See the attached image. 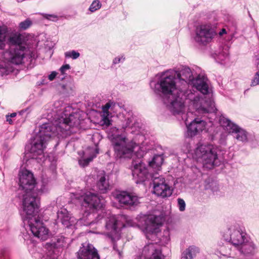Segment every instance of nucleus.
<instances>
[{
  "instance_id": "8fccbe9b",
  "label": "nucleus",
  "mask_w": 259,
  "mask_h": 259,
  "mask_svg": "<svg viewBox=\"0 0 259 259\" xmlns=\"http://www.w3.org/2000/svg\"><path fill=\"white\" fill-rule=\"evenodd\" d=\"M24 1V0H17V1H18V2H22V1Z\"/></svg>"
},
{
  "instance_id": "c85d7f7f",
  "label": "nucleus",
  "mask_w": 259,
  "mask_h": 259,
  "mask_svg": "<svg viewBox=\"0 0 259 259\" xmlns=\"http://www.w3.org/2000/svg\"><path fill=\"white\" fill-rule=\"evenodd\" d=\"M187 252H188L190 255L193 258L200 252V249L198 247L195 245L190 246L186 249Z\"/></svg>"
},
{
  "instance_id": "393cba45",
  "label": "nucleus",
  "mask_w": 259,
  "mask_h": 259,
  "mask_svg": "<svg viewBox=\"0 0 259 259\" xmlns=\"http://www.w3.org/2000/svg\"><path fill=\"white\" fill-rule=\"evenodd\" d=\"M23 40L22 35L19 33H15L11 36L8 35L7 43L10 45H15V46H22Z\"/></svg>"
},
{
  "instance_id": "3c124183",
  "label": "nucleus",
  "mask_w": 259,
  "mask_h": 259,
  "mask_svg": "<svg viewBox=\"0 0 259 259\" xmlns=\"http://www.w3.org/2000/svg\"><path fill=\"white\" fill-rule=\"evenodd\" d=\"M99 218H100V216H98V217H97V219H99Z\"/></svg>"
},
{
  "instance_id": "09e8293b",
  "label": "nucleus",
  "mask_w": 259,
  "mask_h": 259,
  "mask_svg": "<svg viewBox=\"0 0 259 259\" xmlns=\"http://www.w3.org/2000/svg\"><path fill=\"white\" fill-rule=\"evenodd\" d=\"M9 116H10V117H11V118L14 117H15L16 116V113H12L10 115H9Z\"/></svg>"
},
{
  "instance_id": "37998d69",
  "label": "nucleus",
  "mask_w": 259,
  "mask_h": 259,
  "mask_svg": "<svg viewBox=\"0 0 259 259\" xmlns=\"http://www.w3.org/2000/svg\"><path fill=\"white\" fill-rule=\"evenodd\" d=\"M226 139L227 136L225 134H222L221 136V138L219 140L220 143L223 145H225Z\"/></svg>"
},
{
  "instance_id": "7ed1b4c3",
  "label": "nucleus",
  "mask_w": 259,
  "mask_h": 259,
  "mask_svg": "<svg viewBox=\"0 0 259 259\" xmlns=\"http://www.w3.org/2000/svg\"><path fill=\"white\" fill-rule=\"evenodd\" d=\"M133 122L131 126V159H133L134 165L132 175L134 179H137L136 183H138L145 181L148 174L147 168L141 160L145 154L141 146L145 140L147 132L141 120L132 115L131 123Z\"/></svg>"
},
{
  "instance_id": "412c9836",
  "label": "nucleus",
  "mask_w": 259,
  "mask_h": 259,
  "mask_svg": "<svg viewBox=\"0 0 259 259\" xmlns=\"http://www.w3.org/2000/svg\"><path fill=\"white\" fill-rule=\"evenodd\" d=\"M114 198L118 202L120 206H128L130 202V193L126 191L116 190L112 193Z\"/></svg>"
},
{
  "instance_id": "79ce46f5",
  "label": "nucleus",
  "mask_w": 259,
  "mask_h": 259,
  "mask_svg": "<svg viewBox=\"0 0 259 259\" xmlns=\"http://www.w3.org/2000/svg\"><path fill=\"white\" fill-rule=\"evenodd\" d=\"M70 69V66L69 64H66L64 65H63L60 69V70L62 74H64L65 73V71L67 70H68Z\"/></svg>"
},
{
  "instance_id": "4468645a",
  "label": "nucleus",
  "mask_w": 259,
  "mask_h": 259,
  "mask_svg": "<svg viewBox=\"0 0 259 259\" xmlns=\"http://www.w3.org/2000/svg\"><path fill=\"white\" fill-rule=\"evenodd\" d=\"M145 222V233L148 239H152L159 231L162 225V218L159 215H149Z\"/></svg>"
},
{
  "instance_id": "b1692460",
  "label": "nucleus",
  "mask_w": 259,
  "mask_h": 259,
  "mask_svg": "<svg viewBox=\"0 0 259 259\" xmlns=\"http://www.w3.org/2000/svg\"><path fill=\"white\" fill-rule=\"evenodd\" d=\"M8 29L6 26H0V49H4L7 44Z\"/></svg>"
},
{
  "instance_id": "58836bf2",
  "label": "nucleus",
  "mask_w": 259,
  "mask_h": 259,
  "mask_svg": "<svg viewBox=\"0 0 259 259\" xmlns=\"http://www.w3.org/2000/svg\"><path fill=\"white\" fill-rule=\"evenodd\" d=\"M164 236L163 237L162 239H160V243L163 244V242L164 243H167L168 241L169 240V232L168 231H164Z\"/></svg>"
},
{
  "instance_id": "49530a36",
  "label": "nucleus",
  "mask_w": 259,
  "mask_h": 259,
  "mask_svg": "<svg viewBox=\"0 0 259 259\" xmlns=\"http://www.w3.org/2000/svg\"><path fill=\"white\" fill-rule=\"evenodd\" d=\"M225 33H226V30L224 28L222 29L221 31L219 32V34L221 36L223 35Z\"/></svg>"
},
{
  "instance_id": "f704fd0d",
  "label": "nucleus",
  "mask_w": 259,
  "mask_h": 259,
  "mask_svg": "<svg viewBox=\"0 0 259 259\" xmlns=\"http://www.w3.org/2000/svg\"><path fill=\"white\" fill-rule=\"evenodd\" d=\"M101 7V4L99 1H94L91 4L89 9L90 10L94 12L97 10L99 9Z\"/></svg>"
},
{
  "instance_id": "6ab92c4d",
  "label": "nucleus",
  "mask_w": 259,
  "mask_h": 259,
  "mask_svg": "<svg viewBox=\"0 0 259 259\" xmlns=\"http://www.w3.org/2000/svg\"><path fill=\"white\" fill-rule=\"evenodd\" d=\"M57 219L65 227L68 228L76 223V219L72 217L65 208H61L57 212Z\"/></svg>"
},
{
  "instance_id": "c03bdc74",
  "label": "nucleus",
  "mask_w": 259,
  "mask_h": 259,
  "mask_svg": "<svg viewBox=\"0 0 259 259\" xmlns=\"http://www.w3.org/2000/svg\"><path fill=\"white\" fill-rule=\"evenodd\" d=\"M57 73L56 71H53L49 75L48 78L51 81L54 80V79L56 77Z\"/></svg>"
},
{
  "instance_id": "2eb2a0df",
  "label": "nucleus",
  "mask_w": 259,
  "mask_h": 259,
  "mask_svg": "<svg viewBox=\"0 0 259 259\" xmlns=\"http://www.w3.org/2000/svg\"><path fill=\"white\" fill-rule=\"evenodd\" d=\"M27 48L24 46L11 47L4 53V58L10 63L19 65L23 63Z\"/></svg>"
},
{
  "instance_id": "864d4df0",
  "label": "nucleus",
  "mask_w": 259,
  "mask_h": 259,
  "mask_svg": "<svg viewBox=\"0 0 259 259\" xmlns=\"http://www.w3.org/2000/svg\"><path fill=\"white\" fill-rule=\"evenodd\" d=\"M99 218H100V216H98V217H97V219H99Z\"/></svg>"
},
{
  "instance_id": "72a5a7b5",
  "label": "nucleus",
  "mask_w": 259,
  "mask_h": 259,
  "mask_svg": "<svg viewBox=\"0 0 259 259\" xmlns=\"http://www.w3.org/2000/svg\"><path fill=\"white\" fill-rule=\"evenodd\" d=\"M140 198L131 193V207L138 205L140 203Z\"/></svg>"
},
{
  "instance_id": "a19ab883",
  "label": "nucleus",
  "mask_w": 259,
  "mask_h": 259,
  "mask_svg": "<svg viewBox=\"0 0 259 259\" xmlns=\"http://www.w3.org/2000/svg\"><path fill=\"white\" fill-rule=\"evenodd\" d=\"M181 259H193V257L185 250L182 254Z\"/></svg>"
},
{
  "instance_id": "9d476101",
  "label": "nucleus",
  "mask_w": 259,
  "mask_h": 259,
  "mask_svg": "<svg viewBox=\"0 0 259 259\" xmlns=\"http://www.w3.org/2000/svg\"><path fill=\"white\" fill-rule=\"evenodd\" d=\"M216 34L210 24H203L196 27L193 38L199 45L206 46L212 41Z\"/></svg>"
},
{
  "instance_id": "cd10ccee",
  "label": "nucleus",
  "mask_w": 259,
  "mask_h": 259,
  "mask_svg": "<svg viewBox=\"0 0 259 259\" xmlns=\"http://www.w3.org/2000/svg\"><path fill=\"white\" fill-rule=\"evenodd\" d=\"M163 161V158L162 156L161 155H156L153 157L152 161L149 162V165L154 168L159 170Z\"/></svg>"
},
{
  "instance_id": "20e7f679",
  "label": "nucleus",
  "mask_w": 259,
  "mask_h": 259,
  "mask_svg": "<svg viewBox=\"0 0 259 259\" xmlns=\"http://www.w3.org/2000/svg\"><path fill=\"white\" fill-rule=\"evenodd\" d=\"M170 70L176 73L175 77H176V80H178L179 82L183 85V89H187L186 87L188 84H191L202 94V96L199 95L200 99H203L202 105H204L207 108L206 102L209 100L213 102L211 98V89L208 86V80L206 76L199 74L194 78L192 70L187 66L181 65L175 70Z\"/></svg>"
},
{
  "instance_id": "6e6552de",
  "label": "nucleus",
  "mask_w": 259,
  "mask_h": 259,
  "mask_svg": "<svg viewBox=\"0 0 259 259\" xmlns=\"http://www.w3.org/2000/svg\"><path fill=\"white\" fill-rule=\"evenodd\" d=\"M35 180L33 174L29 171L24 169L19 172V190L22 191V206L25 198H33L36 205H38V195L41 193V191L34 190Z\"/></svg>"
},
{
  "instance_id": "f8f14e48",
  "label": "nucleus",
  "mask_w": 259,
  "mask_h": 259,
  "mask_svg": "<svg viewBox=\"0 0 259 259\" xmlns=\"http://www.w3.org/2000/svg\"><path fill=\"white\" fill-rule=\"evenodd\" d=\"M219 123L221 126L229 134H232L238 141L243 143L247 141V133L242 128L232 122L224 115L220 117Z\"/></svg>"
},
{
  "instance_id": "473e14b6",
  "label": "nucleus",
  "mask_w": 259,
  "mask_h": 259,
  "mask_svg": "<svg viewBox=\"0 0 259 259\" xmlns=\"http://www.w3.org/2000/svg\"><path fill=\"white\" fill-rule=\"evenodd\" d=\"M256 67L258 71L255 74L253 78L251 80V86H255L259 84V61L257 62Z\"/></svg>"
},
{
  "instance_id": "f257e3e1",
  "label": "nucleus",
  "mask_w": 259,
  "mask_h": 259,
  "mask_svg": "<svg viewBox=\"0 0 259 259\" xmlns=\"http://www.w3.org/2000/svg\"><path fill=\"white\" fill-rule=\"evenodd\" d=\"M175 74L170 70L162 72L157 82L151 81L150 83L151 88L156 94L162 97L164 104L173 115H181L184 113L185 100H188L190 106L199 113H215L217 109L214 102L211 100L207 101V108L202 105L203 99H200L197 91L194 89L177 88Z\"/></svg>"
},
{
  "instance_id": "a18cd8bd",
  "label": "nucleus",
  "mask_w": 259,
  "mask_h": 259,
  "mask_svg": "<svg viewBox=\"0 0 259 259\" xmlns=\"http://www.w3.org/2000/svg\"><path fill=\"white\" fill-rule=\"evenodd\" d=\"M6 119L7 121H8L10 124H12L13 123V121L11 119V117H10V116H9V115L6 116Z\"/></svg>"
},
{
  "instance_id": "dca6fc26",
  "label": "nucleus",
  "mask_w": 259,
  "mask_h": 259,
  "mask_svg": "<svg viewBox=\"0 0 259 259\" xmlns=\"http://www.w3.org/2000/svg\"><path fill=\"white\" fill-rule=\"evenodd\" d=\"M127 139L122 135H118L112 139V143L116 157L120 158L128 157L130 146L126 143Z\"/></svg>"
},
{
  "instance_id": "603ef678",
  "label": "nucleus",
  "mask_w": 259,
  "mask_h": 259,
  "mask_svg": "<svg viewBox=\"0 0 259 259\" xmlns=\"http://www.w3.org/2000/svg\"><path fill=\"white\" fill-rule=\"evenodd\" d=\"M99 218H100V216H98V217H97V219H99Z\"/></svg>"
},
{
  "instance_id": "a878e982",
  "label": "nucleus",
  "mask_w": 259,
  "mask_h": 259,
  "mask_svg": "<svg viewBox=\"0 0 259 259\" xmlns=\"http://www.w3.org/2000/svg\"><path fill=\"white\" fill-rule=\"evenodd\" d=\"M89 150L90 152L92 153V155H91L89 157L84 159H81L79 160L78 163L82 167H85L87 166L89 162L92 161L93 158L95 157L97 154L99 153V150L97 148H89Z\"/></svg>"
},
{
  "instance_id": "c756f323",
  "label": "nucleus",
  "mask_w": 259,
  "mask_h": 259,
  "mask_svg": "<svg viewBox=\"0 0 259 259\" xmlns=\"http://www.w3.org/2000/svg\"><path fill=\"white\" fill-rule=\"evenodd\" d=\"M13 69L12 66L9 64L8 65H5V66L1 65L0 66V75L3 76L4 75H7L10 72H13Z\"/></svg>"
},
{
  "instance_id": "c9c22d12",
  "label": "nucleus",
  "mask_w": 259,
  "mask_h": 259,
  "mask_svg": "<svg viewBox=\"0 0 259 259\" xmlns=\"http://www.w3.org/2000/svg\"><path fill=\"white\" fill-rule=\"evenodd\" d=\"M80 54L78 52L75 51L66 52L65 53V56L66 58H71L73 59H76L79 57Z\"/></svg>"
},
{
  "instance_id": "a211bd4d",
  "label": "nucleus",
  "mask_w": 259,
  "mask_h": 259,
  "mask_svg": "<svg viewBox=\"0 0 259 259\" xmlns=\"http://www.w3.org/2000/svg\"><path fill=\"white\" fill-rule=\"evenodd\" d=\"M185 123L187 127V135L189 137L194 136L199 132L205 129L206 122L203 120L195 118L189 123L188 120L186 119Z\"/></svg>"
},
{
  "instance_id": "aec40b11",
  "label": "nucleus",
  "mask_w": 259,
  "mask_h": 259,
  "mask_svg": "<svg viewBox=\"0 0 259 259\" xmlns=\"http://www.w3.org/2000/svg\"><path fill=\"white\" fill-rule=\"evenodd\" d=\"M143 254L145 255L151 254V255L146 259H165L164 256L161 253V250L156 248L153 243H149L145 246L143 250Z\"/></svg>"
},
{
  "instance_id": "f3484780",
  "label": "nucleus",
  "mask_w": 259,
  "mask_h": 259,
  "mask_svg": "<svg viewBox=\"0 0 259 259\" xmlns=\"http://www.w3.org/2000/svg\"><path fill=\"white\" fill-rule=\"evenodd\" d=\"M77 259H100L97 250L90 243L82 244L77 252Z\"/></svg>"
},
{
  "instance_id": "9b49d317",
  "label": "nucleus",
  "mask_w": 259,
  "mask_h": 259,
  "mask_svg": "<svg viewBox=\"0 0 259 259\" xmlns=\"http://www.w3.org/2000/svg\"><path fill=\"white\" fill-rule=\"evenodd\" d=\"M122 219L123 217L117 218L115 216L111 215L106 220L105 227L109 232L107 235L113 243L114 250L117 248L115 242L120 238V230L125 226V224L121 222Z\"/></svg>"
},
{
  "instance_id": "39448f33",
  "label": "nucleus",
  "mask_w": 259,
  "mask_h": 259,
  "mask_svg": "<svg viewBox=\"0 0 259 259\" xmlns=\"http://www.w3.org/2000/svg\"><path fill=\"white\" fill-rule=\"evenodd\" d=\"M224 239L234 246L240 256L254 254L255 245L247 234L245 228L239 224L230 226L223 235Z\"/></svg>"
},
{
  "instance_id": "1a4fd4ad",
  "label": "nucleus",
  "mask_w": 259,
  "mask_h": 259,
  "mask_svg": "<svg viewBox=\"0 0 259 259\" xmlns=\"http://www.w3.org/2000/svg\"><path fill=\"white\" fill-rule=\"evenodd\" d=\"M78 198L83 200L82 206L86 209L84 215L90 218L89 219L90 221L88 222L86 225L97 223L98 220L94 222V221L92 220L94 218L92 217H94L93 213L95 211L103 207L105 202L104 199L102 197L91 192H88Z\"/></svg>"
},
{
  "instance_id": "ddd939ff",
  "label": "nucleus",
  "mask_w": 259,
  "mask_h": 259,
  "mask_svg": "<svg viewBox=\"0 0 259 259\" xmlns=\"http://www.w3.org/2000/svg\"><path fill=\"white\" fill-rule=\"evenodd\" d=\"M153 193L162 198L170 196L172 189L166 182L165 178L161 175L156 173L152 176Z\"/></svg>"
},
{
  "instance_id": "bb28decb",
  "label": "nucleus",
  "mask_w": 259,
  "mask_h": 259,
  "mask_svg": "<svg viewBox=\"0 0 259 259\" xmlns=\"http://www.w3.org/2000/svg\"><path fill=\"white\" fill-rule=\"evenodd\" d=\"M104 174L99 179V182L97 183V186L102 193H105L108 189H109V184L108 181H106Z\"/></svg>"
},
{
  "instance_id": "423d86ee",
  "label": "nucleus",
  "mask_w": 259,
  "mask_h": 259,
  "mask_svg": "<svg viewBox=\"0 0 259 259\" xmlns=\"http://www.w3.org/2000/svg\"><path fill=\"white\" fill-rule=\"evenodd\" d=\"M38 205L35 203L34 198H25L23 208L20 212L22 218L25 223L27 222L29 229L33 235L42 240H46L49 236V230L44 224L35 217Z\"/></svg>"
},
{
  "instance_id": "2f4dec72",
  "label": "nucleus",
  "mask_w": 259,
  "mask_h": 259,
  "mask_svg": "<svg viewBox=\"0 0 259 259\" xmlns=\"http://www.w3.org/2000/svg\"><path fill=\"white\" fill-rule=\"evenodd\" d=\"M32 25V21L29 19L21 22L19 24V28L20 30H26Z\"/></svg>"
},
{
  "instance_id": "7c9ffc66",
  "label": "nucleus",
  "mask_w": 259,
  "mask_h": 259,
  "mask_svg": "<svg viewBox=\"0 0 259 259\" xmlns=\"http://www.w3.org/2000/svg\"><path fill=\"white\" fill-rule=\"evenodd\" d=\"M68 240V239L67 238H65L63 236H61L57 239V242L55 243L54 245L56 247H65L67 243V241Z\"/></svg>"
},
{
  "instance_id": "0eeeda50",
  "label": "nucleus",
  "mask_w": 259,
  "mask_h": 259,
  "mask_svg": "<svg viewBox=\"0 0 259 259\" xmlns=\"http://www.w3.org/2000/svg\"><path fill=\"white\" fill-rule=\"evenodd\" d=\"M224 151L212 145H201L194 150L193 156L205 168L210 169L220 165L224 160Z\"/></svg>"
},
{
  "instance_id": "5701e85b",
  "label": "nucleus",
  "mask_w": 259,
  "mask_h": 259,
  "mask_svg": "<svg viewBox=\"0 0 259 259\" xmlns=\"http://www.w3.org/2000/svg\"><path fill=\"white\" fill-rule=\"evenodd\" d=\"M113 104V102H109L102 107V120L103 124L107 126L111 124L110 118L111 116L109 109Z\"/></svg>"
},
{
  "instance_id": "4be33fe9",
  "label": "nucleus",
  "mask_w": 259,
  "mask_h": 259,
  "mask_svg": "<svg viewBox=\"0 0 259 259\" xmlns=\"http://www.w3.org/2000/svg\"><path fill=\"white\" fill-rule=\"evenodd\" d=\"M231 244L229 242H226L223 246L220 247L219 251L220 253L223 256H226L230 257H237L239 259H243L244 256H240L238 253H234L232 251L231 247Z\"/></svg>"
},
{
  "instance_id": "e433bc0d",
  "label": "nucleus",
  "mask_w": 259,
  "mask_h": 259,
  "mask_svg": "<svg viewBox=\"0 0 259 259\" xmlns=\"http://www.w3.org/2000/svg\"><path fill=\"white\" fill-rule=\"evenodd\" d=\"M178 207L180 211H184L186 209V203L185 201L181 198L177 199Z\"/></svg>"
},
{
  "instance_id": "4c0bfd02",
  "label": "nucleus",
  "mask_w": 259,
  "mask_h": 259,
  "mask_svg": "<svg viewBox=\"0 0 259 259\" xmlns=\"http://www.w3.org/2000/svg\"><path fill=\"white\" fill-rule=\"evenodd\" d=\"M229 54L227 50L219 53L218 55V58L222 61H225L228 58Z\"/></svg>"
},
{
  "instance_id": "f03ea898",
  "label": "nucleus",
  "mask_w": 259,
  "mask_h": 259,
  "mask_svg": "<svg viewBox=\"0 0 259 259\" xmlns=\"http://www.w3.org/2000/svg\"><path fill=\"white\" fill-rule=\"evenodd\" d=\"M71 107L65 108L64 115L56 119L53 123H45L39 127L38 132L32 140L30 149L33 156L43 154L46 144L51 138L57 136L63 137L75 133L76 130L80 123L79 115L77 113H67L70 112Z\"/></svg>"
},
{
  "instance_id": "de8ad7c7",
  "label": "nucleus",
  "mask_w": 259,
  "mask_h": 259,
  "mask_svg": "<svg viewBox=\"0 0 259 259\" xmlns=\"http://www.w3.org/2000/svg\"><path fill=\"white\" fill-rule=\"evenodd\" d=\"M4 255V250L1 251V252H0V259H2Z\"/></svg>"
},
{
  "instance_id": "ea45409f",
  "label": "nucleus",
  "mask_w": 259,
  "mask_h": 259,
  "mask_svg": "<svg viewBox=\"0 0 259 259\" xmlns=\"http://www.w3.org/2000/svg\"><path fill=\"white\" fill-rule=\"evenodd\" d=\"M125 58L123 56H118L116 57L113 61L114 64H116L124 61Z\"/></svg>"
}]
</instances>
